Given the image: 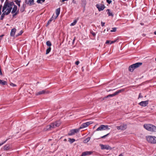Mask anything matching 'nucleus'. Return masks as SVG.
<instances>
[{"mask_svg": "<svg viewBox=\"0 0 156 156\" xmlns=\"http://www.w3.org/2000/svg\"><path fill=\"white\" fill-rule=\"evenodd\" d=\"M28 2L30 4V5H31L34 4V0H28Z\"/></svg>", "mask_w": 156, "mask_h": 156, "instance_id": "nucleus-28", "label": "nucleus"}, {"mask_svg": "<svg viewBox=\"0 0 156 156\" xmlns=\"http://www.w3.org/2000/svg\"><path fill=\"white\" fill-rule=\"evenodd\" d=\"M92 123L91 122H88L84 123H83L79 128V129H80L86 128L89 125Z\"/></svg>", "mask_w": 156, "mask_h": 156, "instance_id": "nucleus-8", "label": "nucleus"}, {"mask_svg": "<svg viewBox=\"0 0 156 156\" xmlns=\"http://www.w3.org/2000/svg\"><path fill=\"white\" fill-rule=\"evenodd\" d=\"M109 135V133H108L107 134L104 136H101V138H105V137H106V136H107L108 135Z\"/></svg>", "mask_w": 156, "mask_h": 156, "instance_id": "nucleus-37", "label": "nucleus"}, {"mask_svg": "<svg viewBox=\"0 0 156 156\" xmlns=\"http://www.w3.org/2000/svg\"><path fill=\"white\" fill-rule=\"evenodd\" d=\"M144 127L146 130L152 132H156V127L151 124H145Z\"/></svg>", "mask_w": 156, "mask_h": 156, "instance_id": "nucleus-3", "label": "nucleus"}, {"mask_svg": "<svg viewBox=\"0 0 156 156\" xmlns=\"http://www.w3.org/2000/svg\"><path fill=\"white\" fill-rule=\"evenodd\" d=\"M61 122L58 121L51 123L50 125L47 126L46 128V130H49L56 127L59 126L60 125Z\"/></svg>", "mask_w": 156, "mask_h": 156, "instance_id": "nucleus-2", "label": "nucleus"}, {"mask_svg": "<svg viewBox=\"0 0 156 156\" xmlns=\"http://www.w3.org/2000/svg\"><path fill=\"white\" fill-rule=\"evenodd\" d=\"M72 2H73V3L74 4H76V1L75 0H73Z\"/></svg>", "mask_w": 156, "mask_h": 156, "instance_id": "nucleus-46", "label": "nucleus"}, {"mask_svg": "<svg viewBox=\"0 0 156 156\" xmlns=\"http://www.w3.org/2000/svg\"><path fill=\"white\" fill-rule=\"evenodd\" d=\"M2 8V5H0V15L1 14V9Z\"/></svg>", "mask_w": 156, "mask_h": 156, "instance_id": "nucleus-45", "label": "nucleus"}, {"mask_svg": "<svg viewBox=\"0 0 156 156\" xmlns=\"http://www.w3.org/2000/svg\"><path fill=\"white\" fill-rule=\"evenodd\" d=\"M116 128L118 130H123L126 128L127 125L125 124H122L120 126H116Z\"/></svg>", "mask_w": 156, "mask_h": 156, "instance_id": "nucleus-10", "label": "nucleus"}, {"mask_svg": "<svg viewBox=\"0 0 156 156\" xmlns=\"http://www.w3.org/2000/svg\"><path fill=\"white\" fill-rule=\"evenodd\" d=\"M49 93V91L46 90H43L42 91H39L36 93V95H38L41 94H43Z\"/></svg>", "mask_w": 156, "mask_h": 156, "instance_id": "nucleus-12", "label": "nucleus"}, {"mask_svg": "<svg viewBox=\"0 0 156 156\" xmlns=\"http://www.w3.org/2000/svg\"><path fill=\"white\" fill-rule=\"evenodd\" d=\"M76 23H77V21L76 20H74V21L73 22L71 23L70 25L71 26H74L76 24Z\"/></svg>", "mask_w": 156, "mask_h": 156, "instance_id": "nucleus-30", "label": "nucleus"}, {"mask_svg": "<svg viewBox=\"0 0 156 156\" xmlns=\"http://www.w3.org/2000/svg\"><path fill=\"white\" fill-rule=\"evenodd\" d=\"M14 7L12 9L11 13L12 14L14 13L15 12H16L17 10V6L16 5H14Z\"/></svg>", "mask_w": 156, "mask_h": 156, "instance_id": "nucleus-20", "label": "nucleus"}, {"mask_svg": "<svg viewBox=\"0 0 156 156\" xmlns=\"http://www.w3.org/2000/svg\"><path fill=\"white\" fill-rule=\"evenodd\" d=\"M148 100L142 101L139 103V105L145 107L148 104Z\"/></svg>", "mask_w": 156, "mask_h": 156, "instance_id": "nucleus-14", "label": "nucleus"}, {"mask_svg": "<svg viewBox=\"0 0 156 156\" xmlns=\"http://www.w3.org/2000/svg\"><path fill=\"white\" fill-rule=\"evenodd\" d=\"M93 153L92 151H86L83 152L82 153V156H85L86 155H90Z\"/></svg>", "mask_w": 156, "mask_h": 156, "instance_id": "nucleus-16", "label": "nucleus"}, {"mask_svg": "<svg viewBox=\"0 0 156 156\" xmlns=\"http://www.w3.org/2000/svg\"><path fill=\"white\" fill-rule=\"evenodd\" d=\"M15 2L19 7L20 6V0H15Z\"/></svg>", "mask_w": 156, "mask_h": 156, "instance_id": "nucleus-25", "label": "nucleus"}, {"mask_svg": "<svg viewBox=\"0 0 156 156\" xmlns=\"http://www.w3.org/2000/svg\"><path fill=\"white\" fill-rule=\"evenodd\" d=\"M68 0H62V2H65V1H68Z\"/></svg>", "mask_w": 156, "mask_h": 156, "instance_id": "nucleus-51", "label": "nucleus"}, {"mask_svg": "<svg viewBox=\"0 0 156 156\" xmlns=\"http://www.w3.org/2000/svg\"><path fill=\"white\" fill-rule=\"evenodd\" d=\"M0 84H2L3 85H4L6 84V82L3 80H2L0 79Z\"/></svg>", "mask_w": 156, "mask_h": 156, "instance_id": "nucleus-24", "label": "nucleus"}, {"mask_svg": "<svg viewBox=\"0 0 156 156\" xmlns=\"http://www.w3.org/2000/svg\"><path fill=\"white\" fill-rule=\"evenodd\" d=\"M75 141V140L74 139L72 138H69V141L70 142V143L72 144Z\"/></svg>", "mask_w": 156, "mask_h": 156, "instance_id": "nucleus-27", "label": "nucleus"}, {"mask_svg": "<svg viewBox=\"0 0 156 156\" xmlns=\"http://www.w3.org/2000/svg\"><path fill=\"white\" fill-rule=\"evenodd\" d=\"M0 75H2V71L1 69H0Z\"/></svg>", "mask_w": 156, "mask_h": 156, "instance_id": "nucleus-49", "label": "nucleus"}, {"mask_svg": "<svg viewBox=\"0 0 156 156\" xmlns=\"http://www.w3.org/2000/svg\"><path fill=\"white\" fill-rule=\"evenodd\" d=\"M116 30V28L113 27L112 28V30H111L110 31L112 32H115Z\"/></svg>", "mask_w": 156, "mask_h": 156, "instance_id": "nucleus-32", "label": "nucleus"}, {"mask_svg": "<svg viewBox=\"0 0 156 156\" xmlns=\"http://www.w3.org/2000/svg\"><path fill=\"white\" fill-rule=\"evenodd\" d=\"M105 30H104V32H105Z\"/></svg>", "mask_w": 156, "mask_h": 156, "instance_id": "nucleus-57", "label": "nucleus"}, {"mask_svg": "<svg viewBox=\"0 0 156 156\" xmlns=\"http://www.w3.org/2000/svg\"><path fill=\"white\" fill-rule=\"evenodd\" d=\"M24 9L23 8V9H20V11H21L22 12H23L24 11Z\"/></svg>", "mask_w": 156, "mask_h": 156, "instance_id": "nucleus-47", "label": "nucleus"}, {"mask_svg": "<svg viewBox=\"0 0 156 156\" xmlns=\"http://www.w3.org/2000/svg\"><path fill=\"white\" fill-rule=\"evenodd\" d=\"M101 25L102 27H103L105 25V23L103 22H101Z\"/></svg>", "mask_w": 156, "mask_h": 156, "instance_id": "nucleus-43", "label": "nucleus"}, {"mask_svg": "<svg viewBox=\"0 0 156 156\" xmlns=\"http://www.w3.org/2000/svg\"><path fill=\"white\" fill-rule=\"evenodd\" d=\"M47 46H51V43L50 41H48L46 43Z\"/></svg>", "mask_w": 156, "mask_h": 156, "instance_id": "nucleus-29", "label": "nucleus"}, {"mask_svg": "<svg viewBox=\"0 0 156 156\" xmlns=\"http://www.w3.org/2000/svg\"><path fill=\"white\" fill-rule=\"evenodd\" d=\"M97 8L98 9L99 11L103 10L105 8V5L103 4H98L96 5Z\"/></svg>", "mask_w": 156, "mask_h": 156, "instance_id": "nucleus-11", "label": "nucleus"}, {"mask_svg": "<svg viewBox=\"0 0 156 156\" xmlns=\"http://www.w3.org/2000/svg\"><path fill=\"white\" fill-rule=\"evenodd\" d=\"M23 33V31L21 30L19 33L18 34L16 35V36H20L21 35L22 33Z\"/></svg>", "mask_w": 156, "mask_h": 156, "instance_id": "nucleus-34", "label": "nucleus"}, {"mask_svg": "<svg viewBox=\"0 0 156 156\" xmlns=\"http://www.w3.org/2000/svg\"><path fill=\"white\" fill-rule=\"evenodd\" d=\"M80 62L79 61H77L75 62V64L78 65L79 64Z\"/></svg>", "mask_w": 156, "mask_h": 156, "instance_id": "nucleus-44", "label": "nucleus"}, {"mask_svg": "<svg viewBox=\"0 0 156 156\" xmlns=\"http://www.w3.org/2000/svg\"><path fill=\"white\" fill-rule=\"evenodd\" d=\"M142 64L141 62H137L130 66L129 68V70L131 72H133L134 70L139 67Z\"/></svg>", "mask_w": 156, "mask_h": 156, "instance_id": "nucleus-5", "label": "nucleus"}, {"mask_svg": "<svg viewBox=\"0 0 156 156\" xmlns=\"http://www.w3.org/2000/svg\"><path fill=\"white\" fill-rule=\"evenodd\" d=\"M142 97H143L141 95V94L140 93L139 94V97H138V98L139 99V98H142Z\"/></svg>", "mask_w": 156, "mask_h": 156, "instance_id": "nucleus-41", "label": "nucleus"}, {"mask_svg": "<svg viewBox=\"0 0 156 156\" xmlns=\"http://www.w3.org/2000/svg\"><path fill=\"white\" fill-rule=\"evenodd\" d=\"M0 156H1V155L0 154Z\"/></svg>", "mask_w": 156, "mask_h": 156, "instance_id": "nucleus-58", "label": "nucleus"}, {"mask_svg": "<svg viewBox=\"0 0 156 156\" xmlns=\"http://www.w3.org/2000/svg\"><path fill=\"white\" fill-rule=\"evenodd\" d=\"M92 34L93 35V36H95L96 35L95 33L94 32L92 33Z\"/></svg>", "mask_w": 156, "mask_h": 156, "instance_id": "nucleus-48", "label": "nucleus"}, {"mask_svg": "<svg viewBox=\"0 0 156 156\" xmlns=\"http://www.w3.org/2000/svg\"><path fill=\"white\" fill-rule=\"evenodd\" d=\"M14 5L13 2H10L8 0H6L3 8L2 12H6L9 14L11 12L12 6Z\"/></svg>", "mask_w": 156, "mask_h": 156, "instance_id": "nucleus-1", "label": "nucleus"}, {"mask_svg": "<svg viewBox=\"0 0 156 156\" xmlns=\"http://www.w3.org/2000/svg\"><path fill=\"white\" fill-rule=\"evenodd\" d=\"M123 91V89L120 90H118V91H117L115 92L113 94H110L108 95L107 96L105 97L104 98H108L109 97H114V96L117 95V94H118L119 93H121V92H122V91Z\"/></svg>", "mask_w": 156, "mask_h": 156, "instance_id": "nucleus-9", "label": "nucleus"}, {"mask_svg": "<svg viewBox=\"0 0 156 156\" xmlns=\"http://www.w3.org/2000/svg\"><path fill=\"white\" fill-rule=\"evenodd\" d=\"M108 125H101L96 129V130L97 131H99L105 130L106 129H109L110 128H108Z\"/></svg>", "mask_w": 156, "mask_h": 156, "instance_id": "nucleus-6", "label": "nucleus"}, {"mask_svg": "<svg viewBox=\"0 0 156 156\" xmlns=\"http://www.w3.org/2000/svg\"><path fill=\"white\" fill-rule=\"evenodd\" d=\"M56 14V16H54V17L55 19L59 16L60 13V8H58L55 11Z\"/></svg>", "mask_w": 156, "mask_h": 156, "instance_id": "nucleus-17", "label": "nucleus"}, {"mask_svg": "<svg viewBox=\"0 0 156 156\" xmlns=\"http://www.w3.org/2000/svg\"><path fill=\"white\" fill-rule=\"evenodd\" d=\"M8 140V139L5 140V141H4V142H3L2 143H0V146L3 144H5Z\"/></svg>", "mask_w": 156, "mask_h": 156, "instance_id": "nucleus-35", "label": "nucleus"}, {"mask_svg": "<svg viewBox=\"0 0 156 156\" xmlns=\"http://www.w3.org/2000/svg\"><path fill=\"white\" fill-rule=\"evenodd\" d=\"M51 50V48L50 47L48 48L46 50V54H48L50 52Z\"/></svg>", "mask_w": 156, "mask_h": 156, "instance_id": "nucleus-26", "label": "nucleus"}, {"mask_svg": "<svg viewBox=\"0 0 156 156\" xmlns=\"http://www.w3.org/2000/svg\"><path fill=\"white\" fill-rule=\"evenodd\" d=\"M106 2L109 4H111L112 2L111 0H106Z\"/></svg>", "mask_w": 156, "mask_h": 156, "instance_id": "nucleus-38", "label": "nucleus"}, {"mask_svg": "<svg viewBox=\"0 0 156 156\" xmlns=\"http://www.w3.org/2000/svg\"><path fill=\"white\" fill-rule=\"evenodd\" d=\"M4 0H1V2L2 3L3 2Z\"/></svg>", "mask_w": 156, "mask_h": 156, "instance_id": "nucleus-52", "label": "nucleus"}, {"mask_svg": "<svg viewBox=\"0 0 156 156\" xmlns=\"http://www.w3.org/2000/svg\"><path fill=\"white\" fill-rule=\"evenodd\" d=\"M75 39H74L73 40V42H74V41H75Z\"/></svg>", "mask_w": 156, "mask_h": 156, "instance_id": "nucleus-55", "label": "nucleus"}, {"mask_svg": "<svg viewBox=\"0 0 156 156\" xmlns=\"http://www.w3.org/2000/svg\"><path fill=\"white\" fill-rule=\"evenodd\" d=\"M16 29L14 28L11 30V31L10 32V36L12 37L14 36L15 33L16 31Z\"/></svg>", "mask_w": 156, "mask_h": 156, "instance_id": "nucleus-18", "label": "nucleus"}, {"mask_svg": "<svg viewBox=\"0 0 156 156\" xmlns=\"http://www.w3.org/2000/svg\"><path fill=\"white\" fill-rule=\"evenodd\" d=\"M100 145L101 146V149L102 150L105 149L108 150H111L112 149V148L108 145H104L101 144Z\"/></svg>", "mask_w": 156, "mask_h": 156, "instance_id": "nucleus-13", "label": "nucleus"}, {"mask_svg": "<svg viewBox=\"0 0 156 156\" xmlns=\"http://www.w3.org/2000/svg\"><path fill=\"white\" fill-rule=\"evenodd\" d=\"M106 12H107V14L109 16H112V17L113 16L114 14L110 9H107L106 10Z\"/></svg>", "mask_w": 156, "mask_h": 156, "instance_id": "nucleus-19", "label": "nucleus"}, {"mask_svg": "<svg viewBox=\"0 0 156 156\" xmlns=\"http://www.w3.org/2000/svg\"><path fill=\"white\" fill-rule=\"evenodd\" d=\"M109 29H108V28H107V31H108Z\"/></svg>", "mask_w": 156, "mask_h": 156, "instance_id": "nucleus-56", "label": "nucleus"}, {"mask_svg": "<svg viewBox=\"0 0 156 156\" xmlns=\"http://www.w3.org/2000/svg\"><path fill=\"white\" fill-rule=\"evenodd\" d=\"M54 19H55L54 17V15H53L52 17L48 21V24H50L51 22Z\"/></svg>", "mask_w": 156, "mask_h": 156, "instance_id": "nucleus-23", "label": "nucleus"}, {"mask_svg": "<svg viewBox=\"0 0 156 156\" xmlns=\"http://www.w3.org/2000/svg\"><path fill=\"white\" fill-rule=\"evenodd\" d=\"M90 137H88L86 139H84L83 140V142L84 143H87L90 140Z\"/></svg>", "mask_w": 156, "mask_h": 156, "instance_id": "nucleus-22", "label": "nucleus"}, {"mask_svg": "<svg viewBox=\"0 0 156 156\" xmlns=\"http://www.w3.org/2000/svg\"><path fill=\"white\" fill-rule=\"evenodd\" d=\"M45 0H37V2L38 3H42L44 2Z\"/></svg>", "mask_w": 156, "mask_h": 156, "instance_id": "nucleus-31", "label": "nucleus"}, {"mask_svg": "<svg viewBox=\"0 0 156 156\" xmlns=\"http://www.w3.org/2000/svg\"><path fill=\"white\" fill-rule=\"evenodd\" d=\"M110 41L107 40L106 41L105 43L106 44H110Z\"/></svg>", "mask_w": 156, "mask_h": 156, "instance_id": "nucleus-42", "label": "nucleus"}, {"mask_svg": "<svg viewBox=\"0 0 156 156\" xmlns=\"http://www.w3.org/2000/svg\"><path fill=\"white\" fill-rule=\"evenodd\" d=\"M147 142L151 144L156 143V137L152 136H147L146 137Z\"/></svg>", "mask_w": 156, "mask_h": 156, "instance_id": "nucleus-4", "label": "nucleus"}, {"mask_svg": "<svg viewBox=\"0 0 156 156\" xmlns=\"http://www.w3.org/2000/svg\"><path fill=\"white\" fill-rule=\"evenodd\" d=\"M4 36V35H2L0 36V42L1 40L2 39L3 37Z\"/></svg>", "mask_w": 156, "mask_h": 156, "instance_id": "nucleus-39", "label": "nucleus"}, {"mask_svg": "<svg viewBox=\"0 0 156 156\" xmlns=\"http://www.w3.org/2000/svg\"><path fill=\"white\" fill-rule=\"evenodd\" d=\"M3 12V13L1 16L0 19L1 20H2L4 17L5 16V15H8V13H6V12Z\"/></svg>", "mask_w": 156, "mask_h": 156, "instance_id": "nucleus-21", "label": "nucleus"}, {"mask_svg": "<svg viewBox=\"0 0 156 156\" xmlns=\"http://www.w3.org/2000/svg\"><path fill=\"white\" fill-rule=\"evenodd\" d=\"M10 85L12 87H16V84L12 83H10Z\"/></svg>", "mask_w": 156, "mask_h": 156, "instance_id": "nucleus-40", "label": "nucleus"}, {"mask_svg": "<svg viewBox=\"0 0 156 156\" xmlns=\"http://www.w3.org/2000/svg\"><path fill=\"white\" fill-rule=\"evenodd\" d=\"M18 10L16 12H15L14 14L13 15V16L14 17L18 13Z\"/></svg>", "mask_w": 156, "mask_h": 156, "instance_id": "nucleus-36", "label": "nucleus"}, {"mask_svg": "<svg viewBox=\"0 0 156 156\" xmlns=\"http://www.w3.org/2000/svg\"><path fill=\"white\" fill-rule=\"evenodd\" d=\"M123 154H120L119 155V156H123Z\"/></svg>", "mask_w": 156, "mask_h": 156, "instance_id": "nucleus-50", "label": "nucleus"}, {"mask_svg": "<svg viewBox=\"0 0 156 156\" xmlns=\"http://www.w3.org/2000/svg\"><path fill=\"white\" fill-rule=\"evenodd\" d=\"M49 24H48V23H47V24L46 25V26L47 27L49 25Z\"/></svg>", "mask_w": 156, "mask_h": 156, "instance_id": "nucleus-53", "label": "nucleus"}, {"mask_svg": "<svg viewBox=\"0 0 156 156\" xmlns=\"http://www.w3.org/2000/svg\"><path fill=\"white\" fill-rule=\"evenodd\" d=\"M11 147L9 144H7L5 145L3 148L5 151H7L11 149Z\"/></svg>", "mask_w": 156, "mask_h": 156, "instance_id": "nucleus-15", "label": "nucleus"}, {"mask_svg": "<svg viewBox=\"0 0 156 156\" xmlns=\"http://www.w3.org/2000/svg\"><path fill=\"white\" fill-rule=\"evenodd\" d=\"M117 40H118V39H115V40L113 41H110V44H111L113 43H115V42H116L117 41Z\"/></svg>", "mask_w": 156, "mask_h": 156, "instance_id": "nucleus-33", "label": "nucleus"}, {"mask_svg": "<svg viewBox=\"0 0 156 156\" xmlns=\"http://www.w3.org/2000/svg\"><path fill=\"white\" fill-rule=\"evenodd\" d=\"M81 156H82V154L81 155Z\"/></svg>", "mask_w": 156, "mask_h": 156, "instance_id": "nucleus-59", "label": "nucleus"}, {"mask_svg": "<svg viewBox=\"0 0 156 156\" xmlns=\"http://www.w3.org/2000/svg\"><path fill=\"white\" fill-rule=\"evenodd\" d=\"M80 130V129L79 128L78 129H71L69 131L68 134L69 136L73 135H74L75 133L79 132Z\"/></svg>", "mask_w": 156, "mask_h": 156, "instance_id": "nucleus-7", "label": "nucleus"}, {"mask_svg": "<svg viewBox=\"0 0 156 156\" xmlns=\"http://www.w3.org/2000/svg\"><path fill=\"white\" fill-rule=\"evenodd\" d=\"M154 34L156 35V31L154 32Z\"/></svg>", "mask_w": 156, "mask_h": 156, "instance_id": "nucleus-54", "label": "nucleus"}]
</instances>
